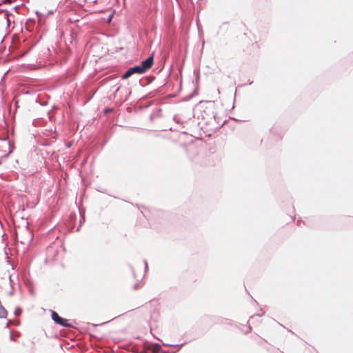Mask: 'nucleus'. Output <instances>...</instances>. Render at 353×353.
I'll return each instance as SVG.
<instances>
[{
	"mask_svg": "<svg viewBox=\"0 0 353 353\" xmlns=\"http://www.w3.org/2000/svg\"><path fill=\"white\" fill-rule=\"evenodd\" d=\"M127 285L132 290H137L142 286V275L135 276L132 273L127 279Z\"/></svg>",
	"mask_w": 353,
	"mask_h": 353,
	"instance_id": "nucleus-1",
	"label": "nucleus"
},
{
	"mask_svg": "<svg viewBox=\"0 0 353 353\" xmlns=\"http://www.w3.org/2000/svg\"><path fill=\"white\" fill-rule=\"evenodd\" d=\"M51 317H52V319L56 323H57L60 325L67 327H72V325L69 323L68 319H63V318L60 317L59 316V314L54 311H52Z\"/></svg>",
	"mask_w": 353,
	"mask_h": 353,
	"instance_id": "nucleus-2",
	"label": "nucleus"
},
{
	"mask_svg": "<svg viewBox=\"0 0 353 353\" xmlns=\"http://www.w3.org/2000/svg\"><path fill=\"white\" fill-rule=\"evenodd\" d=\"M134 73H138V74H142V73H144V71L142 69L141 65H136V66H134L132 68H130V69H128L123 74V79H127L128 77H130L132 74H134Z\"/></svg>",
	"mask_w": 353,
	"mask_h": 353,
	"instance_id": "nucleus-3",
	"label": "nucleus"
},
{
	"mask_svg": "<svg viewBox=\"0 0 353 353\" xmlns=\"http://www.w3.org/2000/svg\"><path fill=\"white\" fill-rule=\"evenodd\" d=\"M153 63H154L153 57L150 56L147 59H145V61L141 62V66L145 72L152 66Z\"/></svg>",
	"mask_w": 353,
	"mask_h": 353,
	"instance_id": "nucleus-4",
	"label": "nucleus"
},
{
	"mask_svg": "<svg viewBox=\"0 0 353 353\" xmlns=\"http://www.w3.org/2000/svg\"><path fill=\"white\" fill-rule=\"evenodd\" d=\"M152 352L154 353H159L161 349V346L158 344H156L152 346Z\"/></svg>",
	"mask_w": 353,
	"mask_h": 353,
	"instance_id": "nucleus-5",
	"label": "nucleus"
},
{
	"mask_svg": "<svg viewBox=\"0 0 353 353\" xmlns=\"http://www.w3.org/2000/svg\"><path fill=\"white\" fill-rule=\"evenodd\" d=\"M110 111H112L111 109H107L105 110V113L110 112Z\"/></svg>",
	"mask_w": 353,
	"mask_h": 353,
	"instance_id": "nucleus-6",
	"label": "nucleus"
},
{
	"mask_svg": "<svg viewBox=\"0 0 353 353\" xmlns=\"http://www.w3.org/2000/svg\"><path fill=\"white\" fill-rule=\"evenodd\" d=\"M1 164V162L0 161V165Z\"/></svg>",
	"mask_w": 353,
	"mask_h": 353,
	"instance_id": "nucleus-7",
	"label": "nucleus"
}]
</instances>
